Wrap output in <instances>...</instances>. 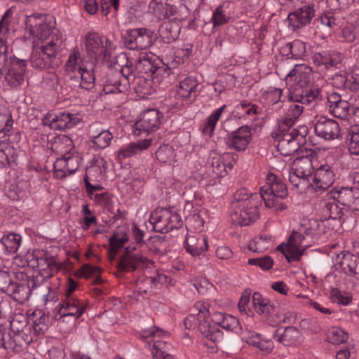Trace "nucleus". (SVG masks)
<instances>
[{
  "label": "nucleus",
  "instance_id": "f257e3e1",
  "mask_svg": "<svg viewBox=\"0 0 359 359\" xmlns=\"http://www.w3.org/2000/svg\"><path fill=\"white\" fill-rule=\"evenodd\" d=\"M4 27V22L2 19L0 21V32ZM6 52L7 46L0 38V79L4 76L8 86L17 88L24 81L27 61L19 60L15 57L8 59Z\"/></svg>",
  "mask_w": 359,
  "mask_h": 359
},
{
  "label": "nucleus",
  "instance_id": "f03ea898",
  "mask_svg": "<svg viewBox=\"0 0 359 359\" xmlns=\"http://www.w3.org/2000/svg\"><path fill=\"white\" fill-rule=\"evenodd\" d=\"M318 89L304 88L302 86L294 87L288 94V98L292 103L290 105L285 117L278 123V126L284 130L293 128L295 121L304 110V104H309L318 100Z\"/></svg>",
  "mask_w": 359,
  "mask_h": 359
},
{
  "label": "nucleus",
  "instance_id": "7ed1b4c3",
  "mask_svg": "<svg viewBox=\"0 0 359 359\" xmlns=\"http://www.w3.org/2000/svg\"><path fill=\"white\" fill-rule=\"evenodd\" d=\"M308 130L305 126H299L297 128H277L271 133L273 138L278 141L277 150L285 156L294 154L300 148V144L304 142Z\"/></svg>",
  "mask_w": 359,
  "mask_h": 359
},
{
  "label": "nucleus",
  "instance_id": "20e7f679",
  "mask_svg": "<svg viewBox=\"0 0 359 359\" xmlns=\"http://www.w3.org/2000/svg\"><path fill=\"white\" fill-rule=\"evenodd\" d=\"M10 334L20 352L33 341L29 317L21 313H14L10 321Z\"/></svg>",
  "mask_w": 359,
  "mask_h": 359
},
{
  "label": "nucleus",
  "instance_id": "39448f33",
  "mask_svg": "<svg viewBox=\"0 0 359 359\" xmlns=\"http://www.w3.org/2000/svg\"><path fill=\"white\" fill-rule=\"evenodd\" d=\"M61 41L53 39L46 45H36L34 42L32 51L29 57L31 65L36 69H45L51 65L53 59L56 56Z\"/></svg>",
  "mask_w": 359,
  "mask_h": 359
},
{
  "label": "nucleus",
  "instance_id": "423d86ee",
  "mask_svg": "<svg viewBox=\"0 0 359 359\" xmlns=\"http://www.w3.org/2000/svg\"><path fill=\"white\" fill-rule=\"evenodd\" d=\"M149 222L153 229L161 233H168L182 225L180 215L165 208L156 209L150 215Z\"/></svg>",
  "mask_w": 359,
  "mask_h": 359
},
{
  "label": "nucleus",
  "instance_id": "0eeeda50",
  "mask_svg": "<svg viewBox=\"0 0 359 359\" xmlns=\"http://www.w3.org/2000/svg\"><path fill=\"white\" fill-rule=\"evenodd\" d=\"M111 42L97 33H88L86 36V48L88 55L93 60H110Z\"/></svg>",
  "mask_w": 359,
  "mask_h": 359
},
{
  "label": "nucleus",
  "instance_id": "6e6552de",
  "mask_svg": "<svg viewBox=\"0 0 359 359\" xmlns=\"http://www.w3.org/2000/svg\"><path fill=\"white\" fill-rule=\"evenodd\" d=\"M135 247H127L124 253L117 262L116 267L119 272H130L147 267L150 260L140 253H135Z\"/></svg>",
  "mask_w": 359,
  "mask_h": 359
},
{
  "label": "nucleus",
  "instance_id": "1a4fd4ad",
  "mask_svg": "<svg viewBox=\"0 0 359 359\" xmlns=\"http://www.w3.org/2000/svg\"><path fill=\"white\" fill-rule=\"evenodd\" d=\"M154 41V32L145 28L128 30L124 36L125 45L130 50L147 49Z\"/></svg>",
  "mask_w": 359,
  "mask_h": 359
},
{
  "label": "nucleus",
  "instance_id": "9d476101",
  "mask_svg": "<svg viewBox=\"0 0 359 359\" xmlns=\"http://www.w3.org/2000/svg\"><path fill=\"white\" fill-rule=\"evenodd\" d=\"M80 60V53L74 50L69 56L66 63L67 71L74 72V77H79L81 82L79 86L86 90L91 89L94 86L95 75L93 70H88L86 67H82L78 65Z\"/></svg>",
  "mask_w": 359,
  "mask_h": 359
},
{
  "label": "nucleus",
  "instance_id": "9b49d317",
  "mask_svg": "<svg viewBox=\"0 0 359 359\" xmlns=\"http://www.w3.org/2000/svg\"><path fill=\"white\" fill-rule=\"evenodd\" d=\"M165 335V332L157 327H152L149 330H143L140 337L142 339L152 338L154 342L152 348L153 359H173L170 354V348L164 341L158 340V338Z\"/></svg>",
  "mask_w": 359,
  "mask_h": 359
},
{
  "label": "nucleus",
  "instance_id": "f8f14e48",
  "mask_svg": "<svg viewBox=\"0 0 359 359\" xmlns=\"http://www.w3.org/2000/svg\"><path fill=\"white\" fill-rule=\"evenodd\" d=\"M259 218L257 205H251L250 202H243L241 205H232L230 220L232 224L247 226Z\"/></svg>",
  "mask_w": 359,
  "mask_h": 359
},
{
  "label": "nucleus",
  "instance_id": "ddd939ff",
  "mask_svg": "<svg viewBox=\"0 0 359 359\" xmlns=\"http://www.w3.org/2000/svg\"><path fill=\"white\" fill-rule=\"evenodd\" d=\"M26 27L33 37L43 41L50 35L54 26L46 15L34 14L27 18Z\"/></svg>",
  "mask_w": 359,
  "mask_h": 359
},
{
  "label": "nucleus",
  "instance_id": "4468645a",
  "mask_svg": "<svg viewBox=\"0 0 359 359\" xmlns=\"http://www.w3.org/2000/svg\"><path fill=\"white\" fill-rule=\"evenodd\" d=\"M252 140L251 129L248 126H243L229 134L226 138V144L230 149L243 151Z\"/></svg>",
  "mask_w": 359,
  "mask_h": 359
},
{
  "label": "nucleus",
  "instance_id": "2eb2a0df",
  "mask_svg": "<svg viewBox=\"0 0 359 359\" xmlns=\"http://www.w3.org/2000/svg\"><path fill=\"white\" fill-rule=\"evenodd\" d=\"M332 198L341 205L353 211L359 210V189L357 187H342L332 194Z\"/></svg>",
  "mask_w": 359,
  "mask_h": 359
},
{
  "label": "nucleus",
  "instance_id": "dca6fc26",
  "mask_svg": "<svg viewBox=\"0 0 359 359\" xmlns=\"http://www.w3.org/2000/svg\"><path fill=\"white\" fill-rule=\"evenodd\" d=\"M344 55L337 51H324L316 53L313 55V61L317 66H324L329 69L334 67L341 70L344 67Z\"/></svg>",
  "mask_w": 359,
  "mask_h": 359
},
{
  "label": "nucleus",
  "instance_id": "f3484780",
  "mask_svg": "<svg viewBox=\"0 0 359 359\" xmlns=\"http://www.w3.org/2000/svg\"><path fill=\"white\" fill-rule=\"evenodd\" d=\"M161 117L157 109H148L142 114L140 120L135 123V127L137 130L147 133L155 131L161 123Z\"/></svg>",
  "mask_w": 359,
  "mask_h": 359
},
{
  "label": "nucleus",
  "instance_id": "a211bd4d",
  "mask_svg": "<svg viewBox=\"0 0 359 359\" xmlns=\"http://www.w3.org/2000/svg\"><path fill=\"white\" fill-rule=\"evenodd\" d=\"M304 240V236L297 231H294L290 236L287 240V256H286L288 262H297L300 259L306 249Z\"/></svg>",
  "mask_w": 359,
  "mask_h": 359
},
{
  "label": "nucleus",
  "instance_id": "6ab92c4d",
  "mask_svg": "<svg viewBox=\"0 0 359 359\" xmlns=\"http://www.w3.org/2000/svg\"><path fill=\"white\" fill-rule=\"evenodd\" d=\"M315 132L325 140H334L339 137V126L334 120L321 116L315 124Z\"/></svg>",
  "mask_w": 359,
  "mask_h": 359
},
{
  "label": "nucleus",
  "instance_id": "aec40b11",
  "mask_svg": "<svg viewBox=\"0 0 359 359\" xmlns=\"http://www.w3.org/2000/svg\"><path fill=\"white\" fill-rule=\"evenodd\" d=\"M327 99L329 111L334 116L340 119L348 118L350 109L348 101L342 100L341 95L337 93H330Z\"/></svg>",
  "mask_w": 359,
  "mask_h": 359
},
{
  "label": "nucleus",
  "instance_id": "412c9836",
  "mask_svg": "<svg viewBox=\"0 0 359 359\" xmlns=\"http://www.w3.org/2000/svg\"><path fill=\"white\" fill-rule=\"evenodd\" d=\"M241 339L250 346L258 348L264 355L270 354L274 345L271 340L263 339L259 334L245 329L241 332Z\"/></svg>",
  "mask_w": 359,
  "mask_h": 359
},
{
  "label": "nucleus",
  "instance_id": "4be33fe9",
  "mask_svg": "<svg viewBox=\"0 0 359 359\" xmlns=\"http://www.w3.org/2000/svg\"><path fill=\"white\" fill-rule=\"evenodd\" d=\"M260 192L276 195L279 198H285L288 194L286 185L273 173L267 175L266 184L261 187Z\"/></svg>",
  "mask_w": 359,
  "mask_h": 359
},
{
  "label": "nucleus",
  "instance_id": "5701e85b",
  "mask_svg": "<svg viewBox=\"0 0 359 359\" xmlns=\"http://www.w3.org/2000/svg\"><path fill=\"white\" fill-rule=\"evenodd\" d=\"M316 189L326 190L334 182V175L328 165H320L315 172L313 177Z\"/></svg>",
  "mask_w": 359,
  "mask_h": 359
},
{
  "label": "nucleus",
  "instance_id": "b1692460",
  "mask_svg": "<svg viewBox=\"0 0 359 359\" xmlns=\"http://www.w3.org/2000/svg\"><path fill=\"white\" fill-rule=\"evenodd\" d=\"M50 323L48 315L41 310L33 312L32 316H29V325L31 326L32 336L44 334L48 330Z\"/></svg>",
  "mask_w": 359,
  "mask_h": 359
},
{
  "label": "nucleus",
  "instance_id": "393cba45",
  "mask_svg": "<svg viewBox=\"0 0 359 359\" xmlns=\"http://www.w3.org/2000/svg\"><path fill=\"white\" fill-rule=\"evenodd\" d=\"M35 287V280L29 279L27 283H13L11 285L8 295L21 304L28 300L32 290Z\"/></svg>",
  "mask_w": 359,
  "mask_h": 359
},
{
  "label": "nucleus",
  "instance_id": "a878e982",
  "mask_svg": "<svg viewBox=\"0 0 359 359\" xmlns=\"http://www.w3.org/2000/svg\"><path fill=\"white\" fill-rule=\"evenodd\" d=\"M314 16V10L310 6H304L288 15L290 24L294 28H299L309 23Z\"/></svg>",
  "mask_w": 359,
  "mask_h": 359
},
{
  "label": "nucleus",
  "instance_id": "bb28decb",
  "mask_svg": "<svg viewBox=\"0 0 359 359\" xmlns=\"http://www.w3.org/2000/svg\"><path fill=\"white\" fill-rule=\"evenodd\" d=\"M180 29V22L175 19L163 22L158 29V33L164 42L170 43L178 38Z\"/></svg>",
  "mask_w": 359,
  "mask_h": 359
},
{
  "label": "nucleus",
  "instance_id": "cd10ccee",
  "mask_svg": "<svg viewBox=\"0 0 359 359\" xmlns=\"http://www.w3.org/2000/svg\"><path fill=\"white\" fill-rule=\"evenodd\" d=\"M159 62H156L154 55L144 53L140 55L135 64V69L139 73L151 76L159 70Z\"/></svg>",
  "mask_w": 359,
  "mask_h": 359
},
{
  "label": "nucleus",
  "instance_id": "c85d7f7f",
  "mask_svg": "<svg viewBox=\"0 0 359 359\" xmlns=\"http://www.w3.org/2000/svg\"><path fill=\"white\" fill-rule=\"evenodd\" d=\"M50 128L54 130L70 129L80 122V118L70 113L62 112L52 118Z\"/></svg>",
  "mask_w": 359,
  "mask_h": 359
},
{
  "label": "nucleus",
  "instance_id": "c756f323",
  "mask_svg": "<svg viewBox=\"0 0 359 359\" xmlns=\"http://www.w3.org/2000/svg\"><path fill=\"white\" fill-rule=\"evenodd\" d=\"M185 248L191 255H199L208 250L207 238L203 235H188L185 241Z\"/></svg>",
  "mask_w": 359,
  "mask_h": 359
},
{
  "label": "nucleus",
  "instance_id": "7c9ffc66",
  "mask_svg": "<svg viewBox=\"0 0 359 359\" xmlns=\"http://www.w3.org/2000/svg\"><path fill=\"white\" fill-rule=\"evenodd\" d=\"M299 334V330L297 327L288 326L283 332L280 328L278 329L273 334V338L284 346H291L298 341Z\"/></svg>",
  "mask_w": 359,
  "mask_h": 359
},
{
  "label": "nucleus",
  "instance_id": "2f4dec72",
  "mask_svg": "<svg viewBox=\"0 0 359 359\" xmlns=\"http://www.w3.org/2000/svg\"><path fill=\"white\" fill-rule=\"evenodd\" d=\"M37 269L41 276L46 279L51 277L54 273L58 271L59 268L53 257L41 252Z\"/></svg>",
  "mask_w": 359,
  "mask_h": 359
},
{
  "label": "nucleus",
  "instance_id": "473e14b6",
  "mask_svg": "<svg viewBox=\"0 0 359 359\" xmlns=\"http://www.w3.org/2000/svg\"><path fill=\"white\" fill-rule=\"evenodd\" d=\"M106 79V84L104 86L106 93H123L127 90H121L124 81L120 72L111 69L107 73Z\"/></svg>",
  "mask_w": 359,
  "mask_h": 359
},
{
  "label": "nucleus",
  "instance_id": "72a5a7b5",
  "mask_svg": "<svg viewBox=\"0 0 359 359\" xmlns=\"http://www.w3.org/2000/svg\"><path fill=\"white\" fill-rule=\"evenodd\" d=\"M291 168L292 170H295L296 172L308 179L311 176L314 170L311 158L308 155L297 157Z\"/></svg>",
  "mask_w": 359,
  "mask_h": 359
},
{
  "label": "nucleus",
  "instance_id": "f704fd0d",
  "mask_svg": "<svg viewBox=\"0 0 359 359\" xmlns=\"http://www.w3.org/2000/svg\"><path fill=\"white\" fill-rule=\"evenodd\" d=\"M117 59L121 61H126V64L123 65L121 69L117 70L120 72L122 75V79L124 81V83L121 86V90H128L129 86L135 81L137 76L133 73L132 69V62L128 60L126 54L121 53L117 56Z\"/></svg>",
  "mask_w": 359,
  "mask_h": 359
},
{
  "label": "nucleus",
  "instance_id": "c9c22d12",
  "mask_svg": "<svg viewBox=\"0 0 359 359\" xmlns=\"http://www.w3.org/2000/svg\"><path fill=\"white\" fill-rule=\"evenodd\" d=\"M208 318L201 320L198 321V330L200 332L210 341L217 343L221 337V332L216 327V324L213 323L212 325L208 320Z\"/></svg>",
  "mask_w": 359,
  "mask_h": 359
},
{
  "label": "nucleus",
  "instance_id": "e433bc0d",
  "mask_svg": "<svg viewBox=\"0 0 359 359\" xmlns=\"http://www.w3.org/2000/svg\"><path fill=\"white\" fill-rule=\"evenodd\" d=\"M150 140H144L138 142L130 143L125 147L121 149L118 154V158H129L138 152L149 147Z\"/></svg>",
  "mask_w": 359,
  "mask_h": 359
},
{
  "label": "nucleus",
  "instance_id": "4c0bfd02",
  "mask_svg": "<svg viewBox=\"0 0 359 359\" xmlns=\"http://www.w3.org/2000/svg\"><path fill=\"white\" fill-rule=\"evenodd\" d=\"M339 265L341 270L348 276H355L358 273L356 271L358 261L353 254L349 252L342 253Z\"/></svg>",
  "mask_w": 359,
  "mask_h": 359
},
{
  "label": "nucleus",
  "instance_id": "58836bf2",
  "mask_svg": "<svg viewBox=\"0 0 359 359\" xmlns=\"http://www.w3.org/2000/svg\"><path fill=\"white\" fill-rule=\"evenodd\" d=\"M311 69L305 64L296 65L289 72L287 76L294 77V80L301 83V86L309 81Z\"/></svg>",
  "mask_w": 359,
  "mask_h": 359
},
{
  "label": "nucleus",
  "instance_id": "ea45409f",
  "mask_svg": "<svg viewBox=\"0 0 359 359\" xmlns=\"http://www.w3.org/2000/svg\"><path fill=\"white\" fill-rule=\"evenodd\" d=\"M220 317L221 319H219L217 323L222 329L235 333L243 331L239 320L236 317L229 314H220Z\"/></svg>",
  "mask_w": 359,
  "mask_h": 359
},
{
  "label": "nucleus",
  "instance_id": "a19ab883",
  "mask_svg": "<svg viewBox=\"0 0 359 359\" xmlns=\"http://www.w3.org/2000/svg\"><path fill=\"white\" fill-rule=\"evenodd\" d=\"M287 176L291 184L300 192L305 191L307 188L313 185L309 179L300 175V174L296 172L295 170H292V168L288 172Z\"/></svg>",
  "mask_w": 359,
  "mask_h": 359
},
{
  "label": "nucleus",
  "instance_id": "79ce46f5",
  "mask_svg": "<svg viewBox=\"0 0 359 359\" xmlns=\"http://www.w3.org/2000/svg\"><path fill=\"white\" fill-rule=\"evenodd\" d=\"M149 8L158 18L161 19L170 17L172 7L165 0H152Z\"/></svg>",
  "mask_w": 359,
  "mask_h": 359
},
{
  "label": "nucleus",
  "instance_id": "37998d69",
  "mask_svg": "<svg viewBox=\"0 0 359 359\" xmlns=\"http://www.w3.org/2000/svg\"><path fill=\"white\" fill-rule=\"evenodd\" d=\"M348 150L351 154L359 155V125L351 127L347 135Z\"/></svg>",
  "mask_w": 359,
  "mask_h": 359
},
{
  "label": "nucleus",
  "instance_id": "c03bdc74",
  "mask_svg": "<svg viewBox=\"0 0 359 359\" xmlns=\"http://www.w3.org/2000/svg\"><path fill=\"white\" fill-rule=\"evenodd\" d=\"M74 161V158L72 156H65L59 158L56 160L54 164V172L60 177L65 176L66 172H74L76 169L71 168L69 166V162Z\"/></svg>",
  "mask_w": 359,
  "mask_h": 359
},
{
  "label": "nucleus",
  "instance_id": "a18cd8bd",
  "mask_svg": "<svg viewBox=\"0 0 359 359\" xmlns=\"http://www.w3.org/2000/svg\"><path fill=\"white\" fill-rule=\"evenodd\" d=\"M156 156L157 159L165 164H173L175 163V151L173 148L168 145L164 144L161 146L156 151Z\"/></svg>",
  "mask_w": 359,
  "mask_h": 359
},
{
  "label": "nucleus",
  "instance_id": "49530a36",
  "mask_svg": "<svg viewBox=\"0 0 359 359\" xmlns=\"http://www.w3.org/2000/svg\"><path fill=\"white\" fill-rule=\"evenodd\" d=\"M225 107V105L222 106L208 118L207 122L202 128V132L203 134H205L210 137L212 135L215 130L216 123L219 119Z\"/></svg>",
  "mask_w": 359,
  "mask_h": 359
},
{
  "label": "nucleus",
  "instance_id": "de8ad7c7",
  "mask_svg": "<svg viewBox=\"0 0 359 359\" xmlns=\"http://www.w3.org/2000/svg\"><path fill=\"white\" fill-rule=\"evenodd\" d=\"M0 348L20 352L10 332H8L7 328L3 325H0Z\"/></svg>",
  "mask_w": 359,
  "mask_h": 359
},
{
  "label": "nucleus",
  "instance_id": "09e8293b",
  "mask_svg": "<svg viewBox=\"0 0 359 359\" xmlns=\"http://www.w3.org/2000/svg\"><path fill=\"white\" fill-rule=\"evenodd\" d=\"M21 236L16 233H9L2 237L1 242L9 252H15L20 245Z\"/></svg>",
  "mask_w": 359,
  "mask_h": 359
},
{
  "label": "nucleus",
  "instance_id": "8fccbe9b",
  "mask_svg": "<svg viewBox=\"0 0 359 359\" xmlns=\"http://www.w3.org/2000/svg\"><path fill=\"white\" fill-rule=\"evenodd\" d=\"M257 194H249L245 189H241L238 191L234 195L235 201L232 205H241L243 202H250L251 205H258Z\"/></svg>",
  "mask_w": 359,
  "mask_h": 359
},
{
  "label": "nucleus",
  "instance_id": "3c124183",
  "mask_svg": "<svg viewBox=\"0 0 359 359\" xmlns=\"http://www.w3.org/2000/svg\"><path fill=\"white\" fill-rule=\"evenodd\" d=\"M270 241L266 236H260L252 240L248 245L249 250L253 252H263L269 247Z\"/></svg>",
  "mask_w": 359,
  "mask_h": 359
},
{
  "label": "nucleus",
  "instance_id": "603ef678",
  "mask_svg": "<svg viewBox=\"0 0 359 359\" xmlns=\"http://www.w3.org/2000/svg\"><path fill=\"white\" fill-rule=\"evenodd\" d=\"M348 333L340 327H332L327 334V341L333 344H342L348 339Z\"/></svg>",
  "mask_w": 359,
  "mask_h": 359
},
{
  "label": "nucleus",
  "instance_id": "864d4df0",
  "mask_svg": "<svg viewBox=\"0 0 359 359\" xmlns=\"http://www.w3.org/2000/svg\"><path fill=\"white\" fill-rule=\"evenodd\" d=\"M137 93L143 96L151 94V81L146 79L142 76H138L135 81L132 83Z\"/></svg>",
  "mask_w": 359,
  "mask_h": 359
},
{
  "label": "nucleus",
  "instance_id": "5fc2aeb1",
  "mask_svg": "<svg viewBox=\"0 0 359 359\" xmlns=\"http://www.w3.org/2000/svg\"><path fill=\"white\" fill-rule=\"evenodd\" d=\"M198 84L195 79L188 77L180 83V94L186 99L191 97V93L196 91Z\"/></svg>",
  "mask_w": 359,
  "mask_h": 359
},
{
  "label": "nucleus",
  "instance_id": "6e6d98bb",
  "mask_svg": "<svg viewBox=\"0 0 359 359\" xmlns=\"http://www.w3.org/2000/svg\"><path fill=\"white\" fill-rule=\"evenodd\" d=\"M128 238L126 235L118 236L114 234L109 240L110 245L109 252L111 254V259H114L118 250L121 249L125 243L127 241Z\"/></svg>",
  "mask_w": 359,
  "mask_h": 359
},
{
  "label": "nucleus",
  "instance_id": "4d7b16f0",
  "mask_svg": "<svg viewBox=\"0 0 359 359\" xmlns=\"http://www.w3.org/2000/svg\"><path fill=\"white\" fill-rule=\"evenodd\" d=\"M113 138V135L108 130L102 131L97 135H95L93 137L92 142L94 146L98 149H104L107 147L111 139Z\"/></svg>",
  "mask_w": 359,
  "mask_h": 359
},
{
  "label": "nucleus",
  "instance_id": "13d9d810",
  "mask_svg": "<svg viewBox=\"0 0 359 359\" xmlns=\"http://www.w3.org/2000/svg\"><path fill=\"white\" fill-rule=\"evenodd\" d=\"M260 196L264 200L265 205L269 208H273L276 210H283L285 209V205L278 201L279 197L276 195L260 192Z\"/></svg>",
  "mask_w": 359,
  "mask_h": 359
},
{
  "label": "nucleus",
  "instance_id": "bf43d9fd",
  "mask_svg": "<svg viewBox=\"0 0 359 359\" xmlns=\"http://www.w3.org/2000/svg\"><path fill=\"white\" fill-rule=\"evenodd\" d=\"M248 263L250 265H257L263 270L270 269L273 264V260L269 255L262 257L249 259Z\"/></svg>",
  "mask_w": 359,
  "mask_h": 359
},
{
  "label": "nucleus",
  "instance_id": "052dcab7",
  "mask_svg": "<svg viewBox=\"0 0 359 359\" xmlns=\"http://www.w3.org/2000/svg\"><path fill=\"white\" fill-rule=\"evenodd\" d=\"M102 269L100 267L92 266L90 264H84L76 272V276L79 277L88 278L90 276L100 275Z\"/></svg>",
  "mask_w": 359,
  "mask_h": 359
},
{
  "label": "nucleus",
  "instance_id": "680f3d73",
  "mask_svg": "<svg viewBox=\"0 0 359 359\" xmlns=\"http://www.w3.org/2000/svg\"><path fill=\"white\" fill-rule=\"evenodd\" d=\"M84 309V306L69 308H64V306H61L58 312L60 314V318H64L67 316H75L76 318H79L83 313Z\"/></svg>",
  "mask_w": 359,
  "mask_h": 359
},
{
  "label": "nucleus",
  "instance_id": "e2e57ef3",
  "mask_svg": "<svg viewBox=\"0 0 359 359\" xmlns=\"http://www.w3.org/2000/svg\"><path fill=\"white\" fill-rule=\"evenodd\" d=\"M228 20L229 17L224 13L222 7H217L212 18L214 27L223 25L226 23Z\"/></svg>",
  "mask_w": 359,
  "mask_h": 359
},
{
  "label": "nucleus",
  "instance_id": "0e129e2a",
  "mask_svg": "<svg viewBox=\"0 0 359 359\" xmlns=\"http://www.w3.org/2000/svg\"><path fill=\"white\" fill-rule=\"evenodd\" d=\"M197 292L199 294H205L212 287L211 283L205 278H196L194 280L193 283Z\"/></svg>",
  "mask_w": 359,
  "mask_h": 359
},
{
  "label": "nucleus",
  "instance_id": "69168bd1",
  "mask_svg": "<svg viewBox=\"0 0 359 359\" xmlns=\"http://www.w3.org/2000/svg\"><path fill=\"white\" fill-rule=\"evenodd\" d=\"M332 84L338 88H348V78L346 76V72L340 70L339 73H337L332 77Z\"/></svg>",
  "mask_w": 359,
  "mask_h": 359
},
{
  "label": "nucleus",
  "instance_id": "338daca9",
  "mask_svg": "<svg viewBox=\"0 0 359 359\" xmlns=\"http://www.w3.org/2000/svg\"><path fill=\"white\" fill-rule=\"evenodd\" d=\"M331 297L334 301L337 302L339 304L343 305L348 304L351 301V297L347 295H344L343 292L339 290L337 288H332L331 290Z\"/></svg>",
  "mask_w": 359,
  "mask_h": 359
},
{
  "label": "nucleus",
  "instance_id": "774afa93",
  "mask_svg": "<svg viewBox=\"0 0 359 359\" xmlns=\"http://www.w3.org/2000/svg\"><path fill=\"white\" fill-rule=\"evenodd\" d=\"M13 283L8 273L0 271V291L8 293Z\"/></svg>",
  "mask_w": 359,
  "mask_h": 359
}]
</instances>
